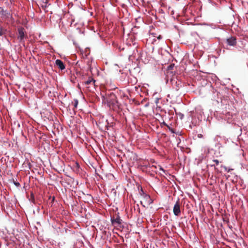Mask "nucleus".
Here are the masks:
<instances>
[{
    "label": "nucleus",
    "mask_w": 248,
    "mask_h": 248,
    "mask_svg": "<svg viewBox=\"0 0 248 248\" xmlns=\"http://www.w3.org/2000/svg\"><path fill=\"white\" fill-rule=\"evenodd\" d=\"M110 221L113 226H117L120 228H124L126 224L121 218L119 216V213H117L115 216L110 217Z\"/></svg>",
    "instance_id": "obj_1"
},
{
    "label": "nucleus",
    "mask_w": 248,
    "mask_h": 248,
    "mask_svg": "<svg viewBox=\"0 0 248 248\" xmlns=\"http://www.w3.org/2000/svg\"><path fill=\"white\" fill-rule=\"evenodd\" d=\"M17 38L20 43L22 44L25 46V39L27 37V35L25 32V29L22 27H19L17 29Z\"/></svg>",
    "instance_id": "obj_2"
},
{
    "label": "nucleus",
    "mask_w": 248,
    "mask_h": 248,
    "mask_svg": "<svg viewBox=\"0 0 248 248\" xmlns=\"http://www.w3.org/2000/svg\"><path fill=\"white\" fill-rule=\"evenodd\" d=\"M211 92L212 93V100L217 101V103L221 102L222 95L217 90L211 86Z\"/></svg>",
    "instance_id": "obj_3"
},
{
    "label": "nucleus",
    "mask_w": 248,
    "mask_h": 248,
    "mask_svg": "<svg viewBox=\"0 0 248 248\" xmlns=\"http://www.w3.org/2000/svg\"><path fill=\"white\" fill-rule=\"evenodd\" d=\"M173 88L176 91H179V89L184 86V83L182 80H177L175 79V77H172L170 80Z\"/></svg>",
    "instance_id": "obj_4"
},
{
    "label": "nucleus",
    "mask_w": 248,
    "mask_h": 248,
    "mask_svg": "<svg viewBox=\"0 0 248 248\" xmlns=\"http://www.w3.org/2000/svg\"><path fill=\"white\" fill-rule=\"evenodd\" d=\"M173 212L174 215L176 217H178L181 214L179 199H178L177 201L175 203L174 205V206L173 207Z\"/></svg>",
    "instance_id": "obj_5"
},
{
    "label": "nucleus",
    "mask_w": 248,
    "mask_h": 248,
    "mask_svg": "<svg viewBox=\"0 0 248 248\" xmlns=\"http://www.w3.org/2000/svg\"><path fill=\"white\" fill-rule=\"evenodd\" d=\"M106 95L108 98V99L107 100L109 102V104H114L115 103L117 102L116 95L113 93H106Z\"/></svg>",
    "instance_id": "obj_6"
},
{
    "label": "nucleus",
    "mask_w": 248,
    "mask_h": 248,
    "mask_svg": "<svg viewBox=\"0 0 248 248\" xmlns=\"http://www.w3.org/2000/svg\"><path fill=\"white\" fill-rule=\"evenodd\" d=\"M226 43L228 46H234L236 45V38L234 36H231L226 39Z\"/></svg>",
    "instance_id": "obj_7"
},
{
    "label": "nucleus",
    "mask_w": 248,
    "mask_h": 248,
    "mask_svg": "<svg viewBox=\"0 0 248 248\" xmlns=\"http://www.w3.org/2000/svg\"><path fill=\"white\" fill-rule=\"evenodd\" d=\"M138 189L139 192V194L142 197V198L145 200L149 198V194L146 193L143 189L142 186L140 185H138Z\"/></svg>",
    "instance_id": "obj_8"
},
{
    "label": "nucleus",
    "mask_w": 248,
    "mask_h": 248,
    "mask_svg": "<svg viewBox=\"0 0 248 248\" xmlns=\"http://www.w3.org/2000/svg\"><path fill=\"white\" fill-rule=\"evenodd\" d=\"M55 64L61 70H63L65 69V66L63 62L60 60L57 59L55 61Z\"/></svg>",
    "instance_id": "obj_9"
},
{
    "label": "nucleus",
    "mask_w": 248,
    "mask_h": 248,
    "mask_svg": "<svg viewBox=\"0 0 248 248\" xmlns=\"http://www.w3.org/2000/svg\"><path fill=\"white\" fill-rule=\"evenodd\" d=\"M215 147L217 149V150H216V152L218 151L219 154L224 153V148L220 142H218L217 143H216L215 144Z\"/></svg>",
    "instance_id": "obj_10"
},
{
    "label": "nucleus",
    "mask_w": 248,
    "mask_h": 248,
    "mask_svg": "<svg viewBox=\"0 0 248 248\" xmlns=\"http://www.w3.org/2000/svg\"><path fill=\"white\" fill-rule=\"evenodd\" d=\"M0 9H1V11H0V14L4 16H6L8 17L9 16H11L10 12L7 10H4L2 7H0Z\"/></svg>",
    "instance_id": "obj_11"
},
{
    "label": "nucleus",
    "mask_w": 248,
    "mask_h": 248,
    "mask_svg": "<svg viewBox=\"0 0 248 248\" xmlns=\"http://www.w3.org/2000/svg\"><path fill=\"white\" fill-rule=\"evenodd\" d=\"M174 67V63H170L169 65H168L167 67V74H169L170 72V73H172V72L170 71L172 70Z\"/></svg>",
    "instance_id": "obj_12"
},
{
    "label": "nucleus",
    "mask_w": 248,
    "mask_h": 248,
    "mask_svg": "<svg viewBox=\"0 0 248 248\" xmlns=\"http://www.w3.org/2000/svg\"><path fill=\"white\" fill-rule=\"evenodd\" d=\"M101 98L102 99V103L104 104H109V102L107 100L108 99V98L107 96L105 95H101Z\"/></svg>",
    "instance_id": "obj_13"
},
{
    "label": "nucleus",
    "mask_w": 248,
    "mask_h": 248,
    "mask_svg": "<svg viewBox=\"0 0 248 248\" xmlns=\"http://www.w3.org/2000/svg\"><path fill=\"white\" fill-rule=\"evenodd\" d=\"M29 201L33 204H35V196L34 194L31 192L30 197L29 198Z\"/></svg>",
    "instance_id": "obj_14"
},
{
    "label": "nucleus",
    "mask_w": 248,
    "mask_h": 248,
    "mask_svg": "<svg viewBox=\"0 0 248 248\" xmlns=\"http://www.w3.org/2000/svg\"><path fill=\"white\" fill-rule=\"evenodd\" d=\"M7 32V30L3 28L2 27H0V36L5 34Z\"/></svg>",
    "instance_id": "obj_15"
},
{
    "label": "nucleus",
    "mask_w": 248,
    "mask_h": 248,
    "mask_svg": "<svg viewBox=\"0 0 248 248\" xmlns=\"http://www.w3.org/2000/svg\"><path fill=\"white\" fill-rule=\"evenodd\" d=\"M93 61V59L92 58L91 62L90 61H88L87 62V65H88V69L90 70L91 72H92V67L91 63Z\"/></svg>",
    "instance_id": "obj_16"
},
{
    "label": "nucleus",
    "mask_w": 248,
    "mask_h": 248,
    "mask_svg": "<svg viewBox=\"0 0 248 248\" xmlns=\"http://www.w3.org/2000/svg\"><path fill=\"white\" fill-rule=\"evenodd\" d=\"M95 82V80L93 78H89L88 80L86 81L85 82V84L89 85V84H91L92 82H93V84H94Z\"/></svg>",
    "instance_id": "obj_17"
},
{
    "label": "nucleus",
    "mask_w": 248,
    "mask_h": 248,
    "mask_svg": "<svg viewBox=\"0 0 248 248\" xmlns=\"http://www.w3.org/2000/svg\"><path fill=\"white\" fill-rule=\"evenodd\" d=\"M174 110H175L176 114L179 117V118L181 120H183L184 117V115L182 113H181V112H176V109L175 108H174Z\"/></svg>",
    "instance_id": "obj_18"
},
{
    "label": "nucleus",
    "mask_w": 248,
    "mask_h": 248,
    "mask_svg": "<svg viewBox=\"0 0 248 248\" xmlns=\"http://www.w3.org/2000/svg\"><path fill=\"white\" fill-rule=\"evenodd\" d=\"M78 100L77 99H74V108H77L78 107Z\"/></svg>",
    "instance_id": "obj_19"
},
{
    "label": "nucleus",
    "mask_w": 248,
    "mask_h": 248,
    "mask_svg": "<svg viewBox=\"0 0 248 248\" xmlns=\"http://www.w3.org/2000/svg\"><path fill=\"white\" fill-rule=\"evenodd\" d=\"M168 129L169 130V131H170L171 133H174V134H176V135H179V134H178V133H179L178 132H176L175 131V130L173 128H171V127H170V126H168Z\"/></svg>",
    "instance_id": "obj_20"
},
{
    "label": "nucleus",
    "mask_w": 248,
    "mask_h": 248,
    "mask_svg": "<svg viewBox=\"0 0 248 248\" xmlns=\"http://www.w3.org/2000/svg\"><path fill=\"white\" fill-rule=\"evenodd\" d=\"M13 184L16 187H20L21 185L20 184V183L16 181H15L14 179H13Z\"/></svg>",
    "instance_id": "obj_21"
},
{
    "label": "nucleus",
    "mask_w": 248,
    "mask_h": 248,
    "mask_svg": "<svg viewBox=\"0 0 248 248\" xmlns=\"http://www.w3.org/2000/svg\"><path fill=\"white\" fill-rule=\"evenodd\" d=\"M145 201L147 202L149 204H152L154 202V200L151 198L150 196H149V198L146 199Z\"/></svg>",
    "instance_id": "obj_22"
},
{
    "label": "nucleus",
    "mask_w": 248,
    "mask_h": 248,
    "mask_svg": "<svg viewBox=\"0 0 248 248\" xmlns=\"http://www.w3.org/2000/svg\"><path fill=\"white\" fill-rule=\"evenodd\" d=\"M222 52L224 54L225 53V50L224 49L222 50L221 49L217 50V53L218 56H220L221 55Z\"/></svg>",
    "instance_id": "obj_23"
},
{
    "label": "nucleus",
    "mask_w": 248,
    "mask_h": 248,
    "mask_svg": "<svg viewBox=\"0 0 248 248\" xmlns=\"http://www.w3.org/2000/svg\"><path fill=\"white\" fill-rule=\"evenodd\" d=\"M223 169L226 172H230L231 170H232L233 169H228L227 167L226 166H223Z\"/></svg>",
    "instance_id": "obj_24"
},
{
    "label": "nucleus",
    "mask_w": 248,
    "mask_h": 248,
    "mask_svg": "<svg viewBox=\"0 0 248 248\" xmlns=\"http://www.w3.org/2000/svg\"><path fill=\"white\" fill-rule=\"evenodd\" d=\"M172 77H175V79L177 80H181L180 79V77H179L178 75H174L172 76Z\"/></svg>",
    "instance_id": "obj_25"
},
{
    "label": "nucleus",
    "mask_w": 248,
    "mask_h": 248,
    "mask_svg": "<svg viewBox=\"0 0 248 248\" xmlns=\"http://www.w3.org/2000/svg\"><path fill=\"white\" fill-rule=\"evenodd\" d=\"M160 124H161V125H163L166 126L167 127H168V126H169V125L168 124H167L164 121H163V122L162 123H160Z\"/></svg>",
    "instance_id": "obj_26"
},
{
    "label": "nucleus",
    "mask_w": 248,
    "mask_h": 248,
    "mask_svg": "<svg viewBox=\"0 0 248 248\" xmlns=\"http://www.w3.org/2000/svg\"><path fill=\"white\" fill-rule=\"evenodd\" d=\"M213 162H215V163H216V164L217 165H219V161H218V160H217V159H214V160H213Z\"/></svg>",
    "instance_id": "obj_27"
},
{
    "label": "nucleus",
    "mask_w": 248,
    "mask_h": 248,
    "mask_svg": "<svg viewBox=\"0 0 248 248\" xmlns=\"http://www.w3.org/2000/svg\"><path fill=\"white\" fill-rule=\"evenodd\" d=\"M197 137L198 138H203V135L202 134H197Z\"/></svg>",
    "instance_id": "obj_28"
},
{
    "label": "nucleus",
    "mask_w": 248,
    "mask_h": 248,
    "mask_svg": "<svg viewBox=\"0 0 248 248\" xmlns=\"http://www.w3.org/2000/svg\"><path fill=\"white\" fill-rule=\"evenodd\" d=\"M16 123H17V125L18 127H20V124L18 122H14L15 124H16Z\"/></svg>",
    "instance_id": "obj_29"
},
{
    "label": "nucleus",
    "mask_w": 248,
    "mask_h": 248,
    "mask_svg": "<svg viewBox=\"0 0 248 248\" xmlns=\"http://www.w3.org/2000/svg\"><path fill=\"white\" fill-rule=\"evenodd\" d=\"M48 0H42V2L46 4H47L48 3Z\"/></svg>",
    "instance_id": "obj_30"
},
{
    "label": "nucleus",
    "mask_w": 248,
    "mask_h": 248,
    "mask_svg": "<svg viewBox=\"0 0 248 248\" xmlns=\"http://www.w3.org/2000/svg\"><path fill=\"white\" fill-rule=\"evenodd\" d=\"M71 57H72L73 60H74L75 59H76L77 58V56L76 54L73 55Z\"/></svg>",
    "instance_id": "obj_31"
},
{
    "label": "nucleus",
    "mask_w": 248,
    "mask_h": 248,
    "mask_svg": "<svg viewBox=\"0 0 248 248\" xmlns=\"http://www.w3.org/2000/svg\"><path fill=\"white\" fill-rule=\"evenodd\" d=\"M159 99V98H156L155 99V104H157L158 103Z\"/></svg>",
    "instance_id": "obj_32"
},
{
    "label": "nucleus",
    "mask_w": 248,
    "mask_h": 248,
    "mask_svg": "<svg viewBox=\"0 0 248 248\" xmlns=\"http://www.w3.org/2000/svg\"><path fill=\"white\" fill-rule=\"evenodd\" d=\"M162 35H159L158 37H157V39H159V40H160V39H162Z\"/></svg>",
    "instance_id": "obj_33"
},
{
    "label": "nucleus",
    "mask_w": 248,
    "mask_h": 248,
    "mask_svg": "<svg viewBox=\"0 0 248 248\" xmlns=\"http://www.w3.org/2000/svg\"><path fill=\"white\" fill-rule=\"evenodd\" d=\"M160 170H162V171H163L164 172H165V170L164 169H163L162 167H160V169H159Z\"/></svg>",
    "instance_id": "obj_34"
},
{
    "label": "nucleus",
    "mask_w": 248,
    "mask_h": 248,
    "mask_svg": "<svg viewBox=\"0 0 248 248\" xmlns=\"http://www.w3.org/2000/svg\"><path fill=\"white\" fill-rule=\"evenodd\" d=\"M210 150H211V151H214V149H209V148H208V152H208V153H210Z\"/></svg>",
    "instance_id": "obj_35"
},
{
    "label": "nucleus",
    "mask_w": 248,
    "mask_h": 248,
    "mask_svg": "<svg viewBox=\"0 0 248 248\" xmlns=\"http://www.w3.org/2000/svg\"><path fill=\"white\" fill-rule=\"evenodd\" d=\"M47 7V4H45V5L42 6V8H46Z\"/></svg>",
    "instance_id": "obj_36"
},
{
    "label": "nucleus",
    "mask_w": 248,
    "mask_h": 248,
    "mask_svg": "<svg viewBox=\"0 0 248 248\" xmlns=\"http://www.w3.org/2000/svg\"><path fill=\"white\" fill-rule=\"evenodd\" d=\"M112 191H114V193L115 194V195H116V191L115 190L114 188H112L111 189V192H112Z\"/></svg>",
    "instance_id": "obj_37"
},
{
    "label": "nucleus",
    "mask_w": 248,
    "mask_h": 248,
    "mask_svg": "<svg viewBox=\"0 0 248 248\" xmlns=\"http://www.w3.org/2000/svg\"><path fill=\"white\" fill-rule=\"evenodd\" d=\"M149 103H148L144 105V107H145V108H146V107H148L149 106Z\"/></svg>",
    "instance_id": "obj_38"
},
{
    "label": "nucleus",
    "mask_w": 248,
    "mask_h": 248,
    "mask_svg": "<svg viewBox=\"0 0 248 248\" xmlns=\"http://www.w3.org/2000/svg\"><path fill=\"white\" fill-rule=\"evenodd\" d=\"M55 200V198L54 196H53L52 198V202H54V200Z\"/></svg>",
    "instance_id": "obj_39"
},
{
    "label": "nucleus",
    "mask_w": 248,
    "mask_h": 248,
    "mask_svg": "<svg viewBox=\"0 0 248 248\" xmlns=\"http://www.w3.org/2000/svg\"><path fill=\"white\" fill-rule=\"evenodd\" d=\"M105 126H106V129H107V130H108V125H106Z\"/></svg>",
    "instance_id": "obj_40"
},
{
    "label": "nucleus",
    "mask_w": 248,
    "mask_h": 248,
    "mask_svg": "<svg viewBox=\"0 0 248 248\" xmlns=\"http://www.w3.org/2000/svg\"><path fill=\"white\" fill-rule=\"evenodd\" d=\"M198 119H199V121H202V116H201V119L199 117H198Z\"/></svg>",
    "instance_id": "obj_41"
},
{
    "label": "nucleus",
    "mask_w": 248,
    "mask_h": 248,
    "mask_svg": "<svg viewBox=\"0 0 248 248\" xmlns=\"http://www.w3.org/2000/svg\"><path fill=\"white\" fill-rule=\"evenodd\" d=\"M223 166H224L223 165H220V168L223 169Z\"/></svg>",
    "instance_id": "obj_42"
},
{
    "label": "nucleus",
    "mask_w": 248,
    "mask_h": 248,
    "mask_svg": "<svg viewBox=\"0 0 248 248\" xmlns=\"http://www.w3.org/2000/svg\"><path fill=\"white\" fill-rule=\"evenodd\" d=\"M223 166H224L223 165H220V168L223 169Z\"/></svg>",
    "instance_id": "obj_43"
},
{
    "label": "nucleus",
    "mask_w": 248,
    "mask_h": 248,
    "mask_svg": "<svg viewBox=\"0 0 248 248\" xmlns=\"http://www.w3.org/2000/svg\"><path fill=\"white\" fill-rule=\"evenodd\" d=\"M166 51L170 55H171V54L169 53V52L168 50H166Z\"/></svg>",
    "instance_id": "obj_44"
},
{
    "label": "nucleus",
    "mask_w": 248,
    "mask_h": 248,
    "mask_svg": "<svg viewBox=\"0 0 248 248\" xmlns=\"http://www.w3.org/2000/svg\"><path fill=\"white\" fill-rule=\"evenodd\" d=\"M37 211L38 212H39V211H40V209H39V208H38L37 209Z\"/></svg>",
    "instance_id": "obj_45"
},
{
    "label": "nucleus",
    "mask_w": 248,
    "mask_h": 248,
    "mask_svg": "<svg viewBox=\"0 0 248 248\" xmlns=\"http://www.w3.org/2000/svg\"><path fill=\"white\" fill-rule=\"evenodd\" d=\"M77 165L79 167V165L78 163H77Z\"/></svg>",
    "instance_id": "obj_46"
},
{
    "label": "nucleus",
    "mask_w": 248,
    "mask_h": 248,
    "mask_svg": "<svg viewBox=\"0 0 248 248\" xmlns=\"http://www.w3.org/2000/svg\"><path fill=\"white\" fill-rule=\"evenodd\" d=\"M215 78H217V77L216 75H215Z\"/></svg>",
    "instance_id": "obj_47"
},
{
    "label": "nucleus",
    "mask_w": 248,
    "mask_h": 248,
    "mask_svg": "<svg viewBox=\"0 0 248 248\" xmlns=\"http://www.w3.org/2000/svg\"><path fill=\"white\" fill-rule=\"evenodd\" d=\"M211 166H215V165H211Z\"/></svg>",
    "instance_id": "obj_48"
},
{
    "label": "nucleus",
    "mask_w": 248,
    "mask_h": 248,
    "mask_svg": "<svg viewBox=\"0 0 248 248\" xmlns=\"http://www.w3.org/2000/svg\"><path fill=\"white\" fill-rule=\"evenodd\" d=\"M10 1H12V0H10Z\"/></svg>",
    "instance_id": "obj_49"
}]
</instances>
